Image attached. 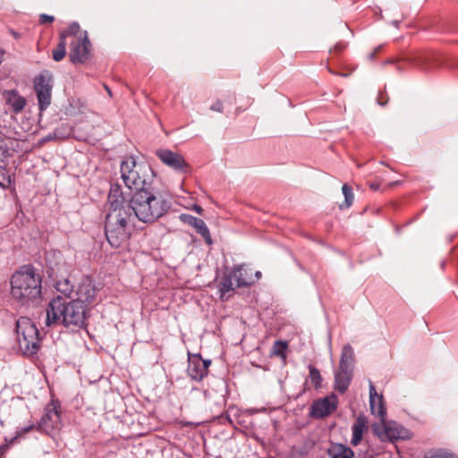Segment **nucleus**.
<instances>
[{"label":"nucleus","instance_id":"nucleus-3","mask_svg":"<svg viewBox=\"0 0 458 458\" xmlns=\"http://www.w3.org/2000/svg\"><path fill=\"white\" fill-rule=\"evenodd\" d=\"M42 277L31 265L22 266L11 277V294L22 305L41 298Z\"/></svg>","mask_w":458,"mask_h":458},{"label":"nucleus","instance_id":"nucleus-7","mask_svg":"<svg viewBox=\"0 0 458 458\" xmlns=\"http://www.w3.org/2000/svg\"><path fill=\"white\" fill-rule=\"evenodd\" d=\"M33 83L38 108L40 112H43L47 109L51 104L53 76L48 71H44L35 77Z\"/></svg>","mask_w":458,"mask_h":458},{"label":"nucleus","instance_id":"nucleus-37","mask_svg":"<svg viewBox=\"0 0 458 458\" xmlns=\"http://www.w3.org/2000/svg\"><path fill=\"white\" fill-rule=\"evenodd\" d=\"M381 47H381V46H379V47H377V48H375V50H374L373 52H371V53L369 55V58L370 60H373V59L375 58V56H376L377 52V51H379V50L381 49Z\"/></svg>","mask_w":458,"mask_h":458},{"label":"nucleus","instance_id":"nucleus-38","mask_svg":"<svg viewBox=\"0 0 458 458\" xmlns=\"http://www.w3.org/2000/svg\"><path fill=\"white\" fill-rule=\"evenodd\" d=\"M344 47V45L342 44H336L335 47V52H340L343 50V48Z\"/></svg>","mask_w":458,"mask_h":458},{"label":"nucleus","instance_id":"nucleus-41","mask_svg":"<svg viewBox=\"0 0 458 458\" xmlns=\"http://www.w3.org/2000/svg\"><path fill=\"white\" fill-rule=\"evenodd\" d=\"M194 210L199 214H201L203 211L202 208L197 205L194 207Z\"/></svg>","mask_w":458,"mask_h":458},{"label":"nucleus","instance_id":"nucleus-24","mask_svg":"<svg viewBox=\"0 0 458 458\" xmlns=\"http://www.w3.org/2000/svg\"><path fill=\"white\" fill-rule=\"evenodd\" d=\"M233 276L231 273L225 274L221 281L219 282V292L221 293V299H224L227 293L233 291Z\"/></svg>","mask_w":458,"mask_h":458},{"label":"nucleus","instance_id":"nucleus-44","mask_svg":"<svg viewBox=\"0 0 458 458\" xmlns=\"http://www.w3.org/2000/svg\"><path fill=\"white\" fill-rule=\"evenodd\" d=\"M255 276L257 277V279H259L261 276V272H259V271L256 272Z\"/></svg>","mask_w":458,"mask_h":458},{"label":"nucleus","instance_id":"nucleus-39","mask_svg":"<svg viewBox=\"0 0 458 458\" xmlns=\"http://www.w3.org/2000/svg\"><path fill=\"white\" fill-rule=\"evenodd\" d=\"M55 138L53 137V132L52 133H49L48 135H47L43 140L44 141H48V140H55Z\"/></svg>","mask_w":458,"mask_h":458},{"label":"nucleus","instance_id":"nucleus-40","mask_svg":"<svg viewBox=\"0 0 458 458\" xmlns=\"http://www.w3.org/2000/svg\"><path fill=\"white\" fill-rule=\"evenodd\" d=\"M204 362H205V365H206V373L208 374V367L211 364V360H204Z\"/></svg>","mask_w":458,"mask_h":458},{"label":"nucleus","instance_id":"nucleus-23","mask_svg":"<svg viewBox=\"0 0 458 458\" xmlns=\"http://www.w3.org/2000/svg\"><path fill=\"white\" fill-rule=\"evenodd\" d=\"M6 102L15 113H20L26 105L25 98L14 90L8 93Z\"/></svg>","mask_w":458,"mask_h":458},{"label":"nucleus","instance_id":"nucleus-17","mask_svg":"<svg viewBox=\"0 0 458 458\" xmlns=\"http://www.w3.org/2000/svg\"><path fill=\"white\" fill-rule=\"evenodd\" d=\"M108 202L110 204V209L113 208H123L129 204L127 202L121 186L117 183L111 184L110 191L108 195Z\"/></svg>","mask_w":458,"mask_h":458},{"label":"nucleus","instance_id":"nucleus-19","mask_svg":"<svg viewBox=\"0 0 458 458\" xmlns=\"http://www.w3.org/2000/svg\"><path fill=\"white\" fill-rule=\"evenodd\" d=\"M352 372L350 370L338 369L335 374V388L341 394L345 393L349 387L352 378Z\"/></svg>","mask_w":458,"mask_h":458},{"label":"nucleus","instance_id":"nucleus-14","mask_svg":"<svg viewBox=\"0 0 458 458\" xmlns=\"http://www.w3.org/2000/svg\"><path fill=\"white\" fill-rule=\"evenodd\" d=\"M369 407L371 413L378 417L380 420L384 422L386 410L384 404L383 395L377 394L375 386L371 381L369 382Z\"/></svg>","mask_w":458,"mask_h":458},{"label":"nucleus","instance_id":"nucleus-8","mask_svg":"<svg viewBox=\"0 0 458 458\" xmlns=\"http://www.w3.org/2000/svg\"><path fill=\"white\" fill-rule=\"evenodd\" d=\"M59 405L54 402L47 404L45 413L38 423L37 428L47 435L54 436L61 428Z\"/></svg>","mask_w":458,"mask_h":458},{"label":"nucleus","instance_id":"nucleus-15","mask_svg":"<svg viewBox=\"0 0 458 458\" xmlns=\"http://www.w3.org/2000/svg\"><path fill=\"white\" fill-rule=\"evenodd\" d=\"M187 373L191 379L196 381H200L207 376L206 365L199 354L193 355L189 359Z\"/></svg>","mask_w":458,"mask_h":458},{"label":"nucleus","instance_id":"nucleus-30","mask_svg":"<svg viewBox=\"0 0 458 458\" xmlns=\"http://www.w3.org/2000/svg\"><path fill=\"white\" fill-rule=\"evenodd\" d=\"M424 458H458V457L454 455L453 454H450L446 451L439 449V450L428 452V454H426Z\"/></svg>","mask_w":458,"mask_h":458},{"label":"nucleus","instance_id":"nucleus-5","mask_svg":"<svg viewBox=\"0 0 458 458\" xmlns=\"http://www.w3.org/2000/svg\"><path fill=\"white\" fill-rule=\"evenodd\" d=\"M120 177L131 191H137L151 184H157L156 174L146 162H139L134 157L124 158L120 165Z\"/></svg>","mask_w":458,"mask_h":458},{"label":"nucleus","instance_id":"nucleus-9","mask_svg":"<svg viewBox=\"0 0 458 458\" xmlns=\"http://www.w3.org/2000/svg\"><path fill=\"white\" fill-rule=\"evenodd\" d=\"M90 41L86 31L81 33L71 43L70 60L72 64H82L89 60L90 52Z\"/></svg>","mask_w":458,"mask_h":458},{"label":"nucleus","instance_id":"nucleus-32","mask_svg":"<svg viewBox=\"0 0 458 458\" xmlns=\"http://www.w3.org/2000/svg\"><path fill=\"white\" fill-rule=\"evenodd\" d=\"M34 428V424L30 423V425L22 428H19L16 431V435L13 438L11 439V443H14L16 440L24 437L25 434L30 432Z\"/></svg>","mask_w":458,"mask_h":458},{"label":"nucleus","instance_id":"nucleus-33","mask_svg":"<svg viewBox=\"0 0 458 458\" xmlns=\"http://www.w3.org/2000/svg\"><path fill=\"white\" fill-rule=\"evenodd\" d=\"M64 33L65 34V38L67 36H74V38H76L81 33V32H80L79 23L72 22V24H70L68 29Z\"/></svg>","mask_w":458,"mask_h":458},{"label":"nucleus","instance_id":"nucleus-26","mask_svg":"<svg viewBox=\"0 0 458 458\" xmlns=\"http://www.w3.org/2000/svg\"><path fill=\"white\" fill-rule=\"evenodd\" d=\"M342 191L344 196V202L342 205H340V208H348L352 205L354 200L352 189L348 184H344L342 187Z\"/></svg>","mask_w":458,"mask_h":458},{"label":"nucleus","instance_id":"nucleus-47","mask_svg":"<svg viewBox=\"0 0 458 458\" xmlns=\"http://www.w3.org/2000/svg\"><path fill=\"white\" fill-rule=\"evenodd\" d=\"M392 63H393V60H391V59L386 61V64H392Z\"/></svg>","mask_w":458,"mask_h":458},{"label":"nucleus","instance_id":"nucleus-10","mask_svg":"<svg viewBox=\"0 0 458 458\" xmlns=\"http://www.w3.org/2000/svg\"><path fill=\"white\" fill-rule=\"evenodd\" d=\"M156 155L163 164L169 166L173 170L182 174H188L190 172V165L182 155L170 149L165 148L157 149L156 151Z\"/></svg>","mask_w":458,"mask_h":458},{"label":"nucleus","instance_id":"nucleus-42","mask_svg":"<svg viewBox=\"0 0 458 458\" xmlns=\"http://www.w3.org/2000/svg\"><path fill=\"white\" fill-rule=\"evenodd\" d=\"M370 188L373 189L374 191H377L379 189V184L378 183H371Z\"/></svg>","mask_w":458,"mask_h":458},{"label":"nucleus","instance_id":"nucleus-4","mask_svg":"<svg viewBox=\"0 0 458 458\" xmlns=\"http://www.w3.org/2000/svg\"><path fill=\"white\" fill-rule=\"evenodd\" d=\"M136 219L128 205L123 208L109 210L106 216L105 230L107 242L112 247L119 248L128 242Z\"/></svg>","mask_w":458,"mask_h":458},{"label":"nucleus","instance_id":"nucleus-16","mask_svg":"<svg viewBox=\"0 0 458 458\" xmlns=\"http://www.w3.org/2000/svg\"><path fill=\"white\" fill-rule=\"evenodd\" d=\"M180 217L182 221L194 227L197 233H199L205 239V242L208 244H212L209 230L202 219L195 217L191 215L185 214L181 215Z\"/></svg>","mask_w":458,"mask_h":458},{"label":"nucleus","instance_id":"nucleus-1","mask_svg":"<svg viewBox=\"0 0 458 458\" xmlns=\"http://www.w3.org/2000/svg\"><path fill=\"white\" fill-rule=\"evenodd\" d=\"M128 206L134 216L146 224L157 221L170 209V202L157 184H151L134 191Z\"/></svg>","mask_w":458,"mask_h":458},{"label":"nucleus","instance_id":"nucleus-45","mask_svg":"<svg viewBox=\"0 0 458 458\" xmlns=\"http://www.w3.org/2000/svg\"><path fill=\"white\" fill-rule=\"evenodd\" d=\"M225 419L228 420L230 424H233V420L230 419L228 415L225 416Z\"/></svg>","mask_w":458,"mask_h":458},{"label":"nucleus","instance_id":"nucleus-35","mask_svg":"<svg viewBox=\"0 0 458 458\" xmlns=\"http://www.w3.org/2000/svg\"><path fill=\"white\" fill-rule=\"evenodd\" d=\"M416 62V64L422 70H426V63H427V58L426 57H419L415 60Z\"/></svg>","mask_w":458,"mask_h":458},{"label":"nucleus","instance_id":"nucleus-22","mask_svg":"<svg viewBox=\"0 0 458 458\" xmlns=\"http://www.w3.org/2000/svg\"><path fill=\"white\" fill-rule=\"evenodd\" d=\"M330 458H353L354 452L343 444H332L327 449Z\"/></svg>","mask_w":458,"mask_h":458},{"label":"nucleus","instance_id":"nucleus-43","mask_svg":"<svg viewBox=\"0 0 458 458\" xmlns=\"http://www.w3.org/2000/svg\"><path fill=\"white\" fill-rule=\"evenodd\" d=\"M377 101H378V104H379L380 106H385V105L386 104V102H382V101H381V97H379V98H378V100H377Z\"/></svg>","mask_w":458,"mask_h":458},{"label":"nucleus","instance_id":"nucleus-6","mask_svg":"<svg viewBox=\"0 0 458 458\" xmlns=\"http://www.w3.org/2000/svg\"><path fill=\"white\" fill-rule=\"evenodd\" d=\"M16 333L20 350L24 355H33L38 351L39 332L30 318L21 317L16 321Z\"/></svg>","mask_w":458,"mask_h":458},{"label":"nucleus","instance_id":"nucleus-2","mask_svg":"<svg viewBox=\"0 0 458 458\" xmlns=\"http://www.w3.org/2000/svg\"><path fill=\"white\" fill-rule=\"evenodd\" d=\"M86 306L79 301H67L61 296L54 298L47 308L46 325H61L67 328H82L86 326Z\"/></svg>","mask_w":458,"mask_h":458},{"label":"nucleus","instance_id":"nucleus-34","mask_svg":"<svg viewBox=\"0 0 458 458\" xmlns=\"http://www.w3.org/2000/svg\"><path fill=\"white\" fill-rule=\"evenodd\" d=\"M54 20H55L54 16L43 13L40 15L39 21H40L41 24H45V23H51L54 21Z\"/></svg>","mask_w":458,"mask_h":458},{"label":"nucleus","instance_id":"nucleus-29","mask_svg":"<svg viewBox=\"0 0 458 458\" xmlns=\"http://www.w3.org/2000/svg\"><path fill=\"white\" fill-rule=\"evenodd\" d=\"M11 184L12 180L10 175L7 174L6 168L4 165H0V187L2 189H7Z\"/></svg>","mask_w":458,"mask_h":458},{"label":"nucleus","instance_id":"nucleus-36","mask_svg":"<svg viewBox=\"0 0 458 458\" xmlns=\"http://www.w3.org/2000/svg\"><path fill=\"white\" fill-rule=\"evenodd\" d=\"M211 109L216 112H223V105L221 102L217 101L211 106Z\"/></svg>","mask_w":458,"mask_h":458},{"label":"nucleus","instance_id":"nucleus-11","mask_svg":"<svg viewBox=\"0 0 458 458\" xmlns=\"http://www.w3.org/2000/svg\"><path fill=\"white\" fill-rule=\"evenodd\" d=\"M55 267H50L48 272L49 276L55 280V288L64 296L70 297L73 292V284L65 277L64 273H62V268H64L65 264H56Z\"/></svg>","mask_w":458,"mask_h":458},{"label":"nucleus","instance_id":"nucleus-25","mask_svg":"<svg viewBox=\"0 0 458 458\" xmlns=\"http://www.w3.org/2000/svg\"><path fill=\"white\" fill-rule=\"evenodd\" d=\"M66 54V40H65V34L61 33L60 35V40L53 51V59L55 62H60L64 59Z\"/></svg>","mask_w":458,"mask_h":458},{"label":"nucleus","instance_id":"nucleus-48","mask_svg":"<svg viewBox=\"0 0 458 458\" xmlns=\"http://www.w3.org/2000/svg\"><path fill=\"white\" fill-rule=\"evenodd\" d=\"M393 23H394V26H396V27L398 26V21H394Z\"/></svg>","mask_w":458,"mask_h":458},{"label":"nucleus","instance_id":"nucleus-31","mask_svg":"<svg viewBox=\"0 0 458 458\" xmlns=\"http://www.w3.org/2000/svg\"><path fill=\"white\" fill-rule=\"evenodd\" d=\"M71 134V129L68 125L63 124L62 126L56 128L53 131V137L56 139H65Z\"/></svg>","mask_w":458,"mask_h":458},{"label":"nucleus","instance_id":"nucleus-28","mask_svg":"<svg viewBox=\"0 0 458 458\" xmlns=\"http://www.w3.org/2000/svg\"><path fill=\"white\" fill-rule=\"evenodd\" d=\"M287 343L283 341H276L272 348V353L276 356L285 357Z\"/></svg>","mask_w":458,"mask_h":458},{"label":"nucleus","instance_id":"nucleus-20","mask_svg":"<svg viewBox=\"0 0 458 458\" xmlns=\"http://www.w3.org/2000/svg\"><path fill=\"white\" fill-rule=\"evenodd\" d=\"M231 274L236 282V287L249 286L254 283L243 265L235 267Z\"/></svg>","mask_w":458,"mask_h":458},{"label":"nucleus","instance_id":"nucleus-46","mask_svg":"<svg viewBox=\"0 0 458 458\" xmlns=\"http://www.w3.org/2000/svg\"><path fill=\"white\" fill-rule=\"evenodd\" d=\"M106 89L107 93L111 96V90L109 89V88L106 87Z\"/></svg>","mask_w":458,"mask_h":458},{"label":"nucleus","instance_id":"nucleus-12","mask_svg":"<svg viewBox=\"0 0 458 458\" xmlns=\"http://www.w3.org/2000/svg\"><path fill=\"white\" fill-rule=\"evenodd\" d=\"M336 406L337 397L331 394L314 402L310 409V415L315 418H324L332 413Z\"/></svg>","mask_w":458,"mask_h":458},{"label":"nucleus","instance_id":"nucleus-18","mask_svg":"<svg viewBox=\"0 0 458 458\" xmlns=\"http://www.w3.org/2000/svg\"><path fill=\"white\" fill-rule=\"evenodd\" d=\"M368 419L365 415L360 414L353 425L352 426V437L351 440V444L354 446L358 445L363 437L364 431L368 428Z\"/></svg>","mask_w":458,"mask_h":458},{"label":"nucleus","instance_id":"nucleus-27","mask_svg":"<svg viewBox=\"0 0 458 458\" xmlns=\"http://www.w3.org/2000/svg\"><path fill=\"white\" fill-rule=\"evenodd\" d=\"M310 378L316 388L320 387L322 377L318 369L312 365L309 366Z\"/></svg>","mask_w":458,"mask_h":458},{"label":"nucleus","instance_id":"nucleus-13","mask_svg":"<svg viewBox=\"0 0 458 458\" xmlns=\"http://www.w3.org/2000/svg\"><path fill=\"white\" fill-rule=\"evenodd\" d=\"M78 299L81 303H93L96 301L97 289L93 280L89 276H83L79 283L76 290Z\"/></svg>","mask_w":458,"mask_h":458},{"label":"nucleus","instance_id":"nucleus-21","mask_svg":"<svg viewBox=\"0 0 458 458\" xmlns=\"http://www.w3.org/2000/svg\"><path fill=\"white\" fill-rule=\"evenodd\" d=\"M354 353L352 346L344 344L340 358L339 369L353 371Z\"/></svg>","mask_w":458,"mask_h":458}]
</instances>
